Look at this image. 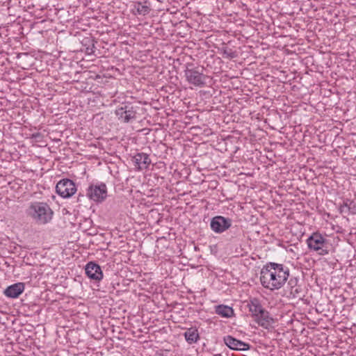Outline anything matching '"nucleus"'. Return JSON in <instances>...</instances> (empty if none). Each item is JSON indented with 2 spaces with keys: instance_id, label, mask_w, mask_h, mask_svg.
Listing matches in <instances>:
<instances>
[{
  "instance_id": "1",
  "label": "nucleus",
  "mask_w": 356,
  "mask_h": 356,
  "mask_svg": "<svg viewBox=\"0 0 356 356\" xmlns=\"http://www.w3.org/2000/svg\"><path fill=\"white\" fill-rule=\"evenodd\" d=\"M289 277V269L283 264L268 262L263 266L260 272L261 285L270 291L281 289Z\"/></svg>"
},
{
  "instance_id": "6",
  "label": "nucleus",
  "mask_w": 356,
  "mask_h": 356,
  "mask_svg": "<svg viewBox=\"0 0 356 356\" xmlns=\"http://www.w3.org/2000/svg\"><path fill=\"white\" fill-rule=\"evenodd\" d=\"M87 196L95 202H103L107 197L106 185L104 183L91 184L87 190Z\"/></svg>"
},
{
  "instance_id": "17",
  "label": "nucleus",
  "mask_w": 356,
  "mask_h": 356,
  "mask_svg": "<svg viewBox=\"0 0 356 356\" xmlns=\"http://www.w3.org/2000/svg\"><path fill=\"white\" fill-rule=\"evenodd\" d=\"M184 337L186 341L190 344L196 343L200 338L198 331L195 327L188 328L184 332Z\"/></svg>"
},
{
  "instance_id": "20",
  "label": "nucleus",
  "mask_w": 356,
  "mask_h": 356,
  "mask_svg": "<svg viewBox=\"0 0 356 356\" xmlns=\"http://www.w3.org/2000/svg\"><path fill=\"white\" fill-rule=\"evenodd\" d=\"M223 54L226 55L227 58H234L236 56L235 51H232L231 49H225Z\"/></svg>"
},
{
  "instance_id": "14",
  "label": "nucleus",
  "mask_w": 356,
  "mask_h": 356,
  "mask_svg": "<svg viewBox=\"0 0 356 356\" xmlns=\"http://www.w3.org/2000/svg\"><path fill=\"white\" fill-rule=\"evenodd\" d=\"M247 307L249 309V312L251 313L252 318L264 309L261 303V301L257 298H250L248 301Z\"/></svg>"
},
{
  "instance_id": "4",
  "label": "nucleus",
  "mask_w": 356,
  "mask_h": 356,
  "mask_svg": "<svg viewBox=\"0 0 356 356\" xmlns=\"http://www.w3.org/2000/svg\"><path fill=\"white\" fill-rule=\"evenodd\" d=\"M77 189L74 182L69 179L60 180L56 186V191L58 195L63 198H69L76 192Z\"/></svg>"
},
{
  "instance_id": "16",
  "label": "nucleus",
  "mask_w": 356,
  "mask_h": 356,
  "mask_svg": "<svg viewBox=\"0 0 356 356\" xmlns=\"http://www.w3.org/2000/svg\"><path fill=\"white\" fill-rule=\"evenodd\" d=\"M215 312L217 314L225 318H230L234 315V309L232 307L224 305L216 306Z\"/></svg>"
},
{
  "instance_id": "21",
  "label": "nucleus",
  "mask_w": 356,
  "mask_h": 356,
  "mask_svg": "<svg viewBox=\"0 0 356 356\" xmlns=\"http://www.w3.org/2000/svg\"><path fill=\"white\" fill-rule=\"evenodd\" d=\"M83 197L84 196L83 195L79 194V196H78V201H81V198Z\"/></svg>"
},
{
  "instance_id": "19",
  "label": "nucleus",
  "mask_w": 356,
  "mask_h": 356,
  "mask_svg": "<svg viewBox=\"0 0 356 356\" xmlns=\"http://www.w3.org/2000/svg\"><path fill=\"white\" fill-rule=\"evenodd\" d=\"M134 8L136 10L138 15H145L150 11V8L147 6L144 5L140 2H137L134 6Z\"/></svg>"
},
{
  "instance_id": "5",
  "label": "nucleus",
  "mask_w": 356,
  "mask_h": 356,
  "mask_svg": "<svg viewBox=\"0 0 356 356\" xmlns=\"http://www.w3.org/2000/svg\"><path fill=\"white\" fill-rule=\"evenodd\" d=\"M326 243V239L319 233H313L307 239V244L310 250L318 252L320 255H325L328 253L323 247Z\"/></svg>"
},
{
  "instance_id": "12",
  "label": "nucleus",
  "mask_w": 356,
  "mask_h": 356,
  "mask_svg": "<svg viewBox=\"0 0 356 356\" xmlns=\"http://www.w3.org/2000/svg\"><path fill=\"white\" fill-rule=\"evenodd\" d=\"M224 341L230 349L235 350H247L250 348V344L238 340L229 335L224 337Z\"/></svg>"
},
{
  "instance_id": "11",
  "label": "nucleus",
  "mask_w": 356,
  "mask_h": 356,
  "mask_svg": "<svg viewBox=\"0 0 356 356\" xmlns=\"http://www.w3.org/2000/svg\"><path fill=\"white\" fill-rule=\"evenodd\" d=\"M288 289L290 298L302 299V298L304 297L302 288L298 284V280L296 277H292L289 280Z\"/></svg>"
},
{
  "instance_id": "13",
  "label": "nucleus",
  "mask_w": 356,
  "mask_h": 356,
  "mask_svg": "<svg viewBox=\"0 0 356 356\" xmlns=\"http://www.w3.org/2000/svg\"><path fill=\"white\" fill-rule=\"evenodd\" d=\"M24 290V284L22 282L15 283L8 286L3 293L6 296L11 298H16L23 293Z\"/></svg>"
},
{
  "instance_id": "8",
  "label": "nucleus",
  "mask_w": 356,
  "mask_h": 356,
  "mask_svg": "<svg viewBox=\"0 0 356 356\" xmlns=\"http://www.w3.org/2000/svg\"><path fill=\"white\" fill-rule=\"evenodd\" d=\"M232 225V220L221 216L213 217L211 220V228L216 233H222Z\"/></svg>"
},
{
  "instance_id": "9",
  "label": "nucleus",
  "mask_w": 356,
  "mask_h": 356,
  "mask_svg": "<svg viewBox=\"0 0 356 356\" xmlns=\"http://www.w3.org/2000/svg\"><path fill=\"white\" fill-rule=\"evenodd\" d=\"M253 318L259 326L266 330L271 328L275 323L273 318L270 316L269 312L265 309L254 316Z\"/></svg>"
},
{
  "instance_id": "3",
  "label": "nucleus",
  "mask_w": 356,
  "mask_h": 356,
  "mask_svg": "<svg viewBox=\"0 0 356 356\" xmlns=\"http://www.w3.org/2000/svg\"><path fill=\"white\" fill-rule=\"evenodd\" d=\"M118 119L123 123H129L136 118V107L131 104H122L115 111Z\"/></svg>"
},
{
  "instance_id": "18",
  "label": "nucleus",
  "mask_w": 356,
  "mask_h": 356,
  "mask_svg": "<svg viewBox=\"0 0 356 356\" xmlns=\"http://www.w3.org/2000/svg\"><path fill=\"white\" fill-rule=\"evenodd\" d=\"M341 213L348 211L352 214H356V203L347 200L340 207Z\"/></svg>"
},
{
  "instance_id": "2",
  "label": "nucleus",
  "mask_w": 356,
  "mask_h": 356,
  "mask_svg": "<svg viewBox=\"0 0 356 356\" xmlns=\"http://www.w3.org/2000/svg\"><path fill=\"white\" fill-rule=\"evenodd\" d=\"M26 213L39 224L49 222L53 215V211L49 206L47 203L40 202L31 203Z\"/></svg>"
},
{
  "instance_id": "10",
  "label": "nucleus",
  "mask_w": 356,
  "mask_h": 356,
  "mask_svg": "<svg viewBox=\"0 0 356 356\" xmlns=\"http://www.w3.org/2000/svg\"><path fill=\"white\" fill-rule=\"evenodd\" d=\"M85 271L87 276L95 281H100L103 278L101 267L95 262H88L86 266Z\"/></svg>"
},
{
  "instance_id": "15",
  "label": "nucleus",
  "mask_w": 356,
  "mask_h": 356,
  "mask_svg": "<svg viewBox=\"0 0 356 356\" xmlns=\"http://www.w3.org/2000/svg\"><path fill=\"white\" fill-rule=\"evenodd\" d=\"M134 162L138 165V169H146L151 163L149 155L145 153H138L134 157Z\"/></svg>"
},
{
  "instance_id": "7",
  "label": "nucleus",
  "mask_w": 356,
  "mask_h": 356,
  "mask_svg": "<svg viewBox=\"0 0 356 356\" xmlns=\"http://www.w3.org/2000/svg\"><path fill=\"white\" fill-rule=\"evenodd\" d=\"M185 76L187 81L195 86L203 87L205 85L207 76L197 68H186L185 70Z\"/></svg>"
}]
</instances>
